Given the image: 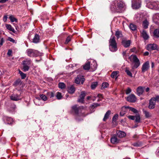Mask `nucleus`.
Listing matches in <instances>:
<instances>
[{"label": "nucleus", "instance_id": "34", "mask_svg": "<svg viewBox=\"0 0 159 159\" xmlns=\"http://www.w3.org/2000/svg\"><path fill=\"white\" fill-rule=\"evenodd\" d=\"M129 28L130 29L133 31H135L136 30V25L133 24H130Z\"/></svg>", "mask_w": 159, "mask_h": 159}, {"label": "nucleus", "instance_id": "3", "mask_svg": "<svg viewBox=\"0 0 159 159\" xmlns=\"http://www.w3.org/2000/svg\"><path fill=\"white\" fill-rule=\"evenodd\" d=\"M72 109L76 116V119H77V116H85V115L83 113V108L82 107H78L77 105H75L72 107Z\"/></svg>", "mask_w": 159, "mask_h": 159}, {"label": "nucleus", "instance_id": "36", "mask_svg": "<svg viewBox=\"0 0 159 159\" xmlns=\"http://www.w3.org/2000/svg\"><path fill=\"white\" fill-rule=\"evenodd\" d=\"M47 95L50 98H51L54 96V94L53 92H48L47 93Z\"/></svg>", "mask_w": 159, "mask_h": 159}, {"label": "nucleus", "instance_id": "42", "mask_svg": "<svg viewBox=\"0 0 159 159\" xmlns=\"http://www.w3.org/2000/svg\"><path fill=\"white\" fill-rule=\"evenodd\" d=\"M98 85L97 82H94L92 83L91 85V88L92 89H94L96 88Z\"/></svg>", "mask_w": 159, "mask_h": 159}, {"label": "nucleus", "instance_id": "55", "mask_svg": "<svg viewBox=\"0 0 159 159\" xmlns=\"http://www.w3.org/2000/svg\"><path fill=\"white\" fill-rule=\"evenodd\" d=\"M4 42V39L3 38H2L0 41V47L2 45Z\"/></svg>", "mask_w": 159, "mask_h": 159}, {"label": "nucleus", "instance_id": "50", "mask_svg": "<svg viewBox=\"0 0 159 159\" xmlns=\"http://www.w3.org/2000/svg\"><path fill=\"white\" fill-rule=\"evenodd\" d=\"M153 19L156 18L157 20L159 19V14H156L153 16Z\"/></svg>", "mask_w": 159, "mask_h": 159}, {"label": "nucleus", "instance_id": "2", "mask_svg": "<svg viewBox=\"0 0 159 159\" xmlns=\"http://www.w3.org/2000/svg\"><path fill=\"white\" fill-rule=\"evenodd\" d=\"M129 59L132 62V69L137 68L140 65L139 60L135 55H131L129 57Z\"/></svg>", "mask_w": 159, "mask_h": 159}, {"label": "nucleus", "instance_id": "58", "mask_svg": "<svg viewBox=\"0 0 159 159\" xmlns=\"http://www.w3.org/2000/svg\"><path fill=\"white\" fill-rule=\"evenodd\" d=\"M7 15H5L3 17V20L4 22H6L7 19Z\"/></svg>", "mask_w": 159, "mask_h": 159}, {"label": "nucleus", "instance_id": "15", "mask_svg": "<svg viewBox=\"0 0 159 159\" xmlns=\"http://www.w3.org/2000/svg\"><path fill=\"white\" fill-rule=\"evenodd\" d=\"M97 97L98 98V101H99L101 100L102 98V94H94L93 98H91V100L93 101H94L96 100Z\"/></svg>", "mask_w": 159, "mask_h": 159}, {"label": "nucleus", "instance_id": "23", "mask_svg": "<svg viewBox=\"0 0 159 159\" xmlns=\"http://www.w3.org/2000/svg\"><path fill=\"white\" fill-rule=\"evenodd\" d=\"M39 36L38 34H35L33 39V42L35 43H37L39 42Z\"/></svg>", "mask_w": 159, "mask_h": 159}, {"label": "nucleus", "instance_id": "37", "mask_svg": "<svg viewBox=\"0 0 159 159\" xmlns=\"http://www.w3.org/2000/svg\"><path fill=\"white\" fill-rule=\"evenodd\" d=\"M109 86V84L108 83L106 82L103 83L102 85L101 89H105L107 87Z\"/></svg>", "mask_w": 159, "mask_h": 159}, {"label": "nucleus", "instance_id": "39", "mask_svg": "<svg viewBox=\"0 0 159 159\" xmlns=\"http://www.w3.org/2000/svg\"><path fill=\"white\" fill-rule=\"evenodd\" d=\"M56 96L58 100L61 99L62 98V96L61 95V93L59 92H57V93Z\"/></svg>", "mask_w": 159, "mask_h": 159}, {"label": "nucleus", "instance_id": "51", "mask_svg": "<svg viewBox=\"0 0 159 159\" xmlns=\"http://www.w3.org/2000/svg\"><path fill=\"white\" fill-rule=\"evenodd\" d=\"M8 40L12 42L13 43H16V41L12 38L11 37H9L8 39Z\"/></svg>", "mask_w": 159, "mask_h": 159}, {"label": "nucleus", "instance_id": "6", "mask_svg": "<svg viewBox=\"0 0 159 159\" xmlns=\"http://www.w3.org/2000/svg\"><path fill=\"white\" fill-rule=\"evenodd\" d=\"M31 60L29 59H27L23 61V68L22 70L26 72L29 70L30 65L31 64Z\"/></svg>", "mask_w": 159, "mask_h": 159}, {"label": "nucleus", "instance_id": "26", "mask_svg": "<svg viewBox=\"0 0 159 159\" xmlns=\"http://www.w3.org/2000/svg\"><path fill=\"white\" fill-rule=\"evenodd\" d=\"M75 91V88L73 85L68 88V92L70 93H73Z\"/></svg>", "mask_w": 159, "mask_h": 159}, {"label": "nucleus", "instance_id": "47", "mask_svg": "<svg viewBox=\"0 0 159 159\" xmlns=\"http://www.w3.org/2000/svg\"><path fill=\"white\" fill-rule=\"evenodd\" d=\"M58 86L60 88L62 89L65 88V84L63 83H59Z\"/></svg>", "mask_w": 159, "mask_h": 159}, {"label": "nucleus", "instance_id": "16", "mask_svg": "<svg viewBox=\"0 0 159 159\" xmlns=\"http://www.w3.org/2000/svg\"><path fill=\"white\" fill-rule=\"evenodd\" d=\"M85 96V93L84 91H82L81 92L80 95V98L78 100V101L79 102L83 103L84 101V98Z\"/></svg>", "mask_w": 159, "mask_h": 159}, {"label": "nucleus", "instance_id": "29", "mask_svg": "<svg viewBox=\"0 0 159 159\" xmlns=\"http://www.w3.org/2000/svg\"><path fill=\"white\" fill-rule=\"evenodd\" d=\"M154 36L157 37L159 38V29H155L153 32Z\"/></svg>", "mask_w": 159, "mask_h": 159}, {"label": "nucleus", "instance_id": "54", "mask_svg": "<svg viewBox=\"0 0 159 159\" xmlns=\"http://www.w3.org/2000/svg\"><path fill=\"white\" fill-rule=\"evenodd\" d=\"M99 105H100L98 103H94L92 105V107L94 108L95 107H97L98 106H99Z\"/></svg>", "mask_w": 159, "mask_h": 159}, {"label": "nucleus", "instance_id": "44", "mask_svg": "<svg viewBox=\"0 0 159 159\" xmlns=\"http://www.w3.org/2000/svg\"><path fill=\"white\" fill-rule=\"evenodd\" d=\"M135 122L139 123L140 121V117L139 115H137L135 116Z\"/></svg>", "mask_w": 159, "mask_h": 159}, {"label": "nucleus", "instance_id": "30", "mask_svg": "<svg viewBox=\"0 0 159 159\" xmlns=\"http://www.w3.org/2000/svg\"><path fill=\"white\" fill-rule=\"evenodd\" d=\"M149 23L147 20H144L143 22V26L145 29L148 28Z\"/></svg>", "mask_w": 159, "mask_h": 159}, {"label": "nucleus", "instance_id": "14", "mask_svg": "<svg viewBox=\"0 0 159 159\" xmlns=\"http://www.w3.org/2000/svg\"><path fill=\"white\" fill-rule=\"evenodd\" d=\"M140 32L141 36L144 40H147L149 38V36L145 30H143Z\"/></svg>", "mask_w": 159, "mask_h": 159}, {"label": "nucleus", "instance_id": "1", "mask_svg": "<svg viewBox=\"0 0 159 159\" xmlns=\"http://www.w3.org/2000/svg\"><path fill=\"white\" fill-rule=\"evenodd\" d=\"M125 3L120 0H116L111 2L110 8L113 12H121L125 7Z\"/></svg>", "mask_w": 159, "mask_h": 159}, {"label": "nucleus", "instance_id": "59", "mask_svg": "<svg viewBox=\"0 0 159 159\" xmlns=\"http://www.w3.org/2000/svg\"><path fill=\"white\" fill-rule=\"evenodd\" d=\"M8 1L9 0H0V3H5Z\"/></svg>", "mask_w": 159, "mask_h": 159}, {"label": "nucleus", "instance_id": "62", "mask_svg": "<svg viewBox=\"0 0 159 159\" xmlns=\"http://www.w3.org/2000/svg\"><path fill=\"white\" fill-rule=\"evenodd\" d=\"M154 66V64L153 62H152L151 64V67L153 68Z\"/></svg>", "mask_w": 159, "mask_h": 159}, {"label": "nucleus", "instance_id": "8", "mask_svg": "<svg viewBox=\"0 0 159 159\" xmlns=\"http://www.w3.org/2000/svg\"><path fill=\"white\" fill-rule=\"evenodd\" d=\"M150 68L149 63L148 61L144 63L142 65L141 68L142 72L144 73L147 71Z\"/></svg>", "mask_w": 159, "mask_h": 159}, {"label": "nucleus", "instance_id": "53", "mask_svg": "<svg viewBox=\"0 0 159 159\" xmlns=\"http://www.w3.org/2000/svg\"><path fill=\"white\" fill-rule=\"evenodd\" d=\"M128 117L129 119L131 120H134L135 119V116H128Z\"/></svg>", "mask_w": 159, "mask_h": 159}, {"label": "nucleus", "instance_id": "40", "mask_svg": "<svg viewBox=\"0 0 159 159\" xmlns=\"http://www.w3.org/2000/svg\"><path fill=\"white\" fill-rule=\"evenodd\" d=\"M122 54L124 59L126 60L128 57L129 56V55L128 54L126 53V51H124L122 52Z\"/></svg>", "mask_w": 159, "mask_h": 159}, {"label": "nucleus", "instance_id": "17", "mask_svg": "<svg viewBox=\"0 0 159 159\" xmlns=\"http://www.w3.org/2000/svg\"><path fill=\"white\" fill-rule=\"evenodd\" d=\"M90 68L92 69V71H94L96 69L97 65L95 61H93L92 63L90 64Z\"/></svg>", "mask_w": 159, "mask_h": 159}, {"label": "nucleus", "instance_id": "35", "mask_svg": "<svg viewBox=\"0 0 159 159\" xmlns=\"http://www.w3.org/2000/svg\"><path fill=\"white\" fill-rule=\"evenodd\" d=\"M127 107L129 111H131L134 113H137L138 112L137 110L134 108L129 106H127Z\"/></svg>", "mask_w": 159, "mask_h": 159}, {"label": "nucleus", "instance_id": "19", "mask_svg": "<svg viewBox=\"0 0 159 159\" xmlns=\"http://www.w3.org/2000/svg\"><path fill=\"white\" fill-rule=\"evenodd\" d=\"M128 109L127 107V106L123 107H122V110L120 112V115L121 116H123L126 113L127 111V110Z\"/></svg>", "mask_w": 159, "mask_h": 159}, {"label": "nucleus", "instance_id": "41", "mask_svg": "<svg viewBox=\"0 0 159 159\" xmlns=\"http://www.w3.org/2000/svg\"><path fill=\"white\" fill-rule=\"evenodd\" d=\"M40 98L44 101H46L47 99V96L44 94H40Z\"/></svg>", "mask_w": 159, "mask_h": 159}, {"label": "nucleus", "instance_id": "18", "mask_svg": "<svg viewBox=\"0 0 159 159\" xmlns=\"http://www.w3.org/2000/svg\"><path fill=\"white\" fill-rule=\"evenodd\" d=\"M155 102L153 100H152L151 98L149 101L148 107L150 109H153L155 107Z\"/></svg>", "mask_w": 159, "mask_h": 159}, {"label": "nucleus", "instance_id": "10", "mask_svg": "<svg viewBox=\"0 0 159 159\" xmlns=\"http://www.w3.org/2000/svg\"><path fill=\"white\" fill-rule=\"evenodd\" d=\"M136 100V98L135 95L134 94L129 95L126 98V100L131 102H135Z\"/></svg>", "mask_w": 159, "mask_h": 159}, {"label": "nucleus", "instance_id": "52", "mask_svg": "<svg viewBox=\"0 0 159 159\" xmlns=\"http://www.w3.org/2000/svg\"><path fill=\"white\" fill-rule=\"evenodd\" d=\"M20 80H16V81L14 84V85L15 86H16L17 85H19L20 84Z\"/></svg>", "mask_w": 159, "mask_h": 159}, {"label": "nucleus", "instance_id": "64", "mask_svg": "<svg viewBox=\"0 0 159 159\" xmlns=\"http://www.w3.org/2000/svg\"><path fill=\"white\" fill-rule=\"evenodd\" d=\"M123 159H130V158L129 157H126L125 158H124Z\"/></svg>", "mask_w": 159, "mask_h": 159}, {"label": "nucleus", "instance_id": "32", "mask_svg": "<svg viewBox=\"0 0 159 159\" xmlns=\"http://www.w3.org/2000/svg\"><path fill=\"white\" fill-rule=\"evenodd\" d=\"M143 112L146 118H148L151 116V115L149 112L144 109L143 110Z\"/></svg>", "mask_w": 159, "mask_h": 159}, {"label": "nucleus", "instance_id": "7", "mask_svg": "<svg viewBox=\"0 0 159 159\" xmlns=\"http://www.w3.org/2000/svg\"><path fill=\"white\" fill-rule=\"evenodd\" d=\"M141 0H132V7L133 9H137L141 6Z\"/></svg>", "mask_w": 159, "mask_h": 159}, {"label": "nucleus", "instance_id": "27", "mask_svg": "<svg viewBox=\"0 0 159 159\" xmlns=\"http://www.w3.org/2000/svg\"><path fill=\"white\" fill-rule=\"evenodd\" d=\"M111 142L112 143H116L119 142L118 140L117 139L116 137L114 136L112 137L111 139Z\"/></svg>", "mask_w": 159, "mask_h": 159}, {"label": "nucleus", "instance_id": "49", "mask_svg": "<svg viewBox=\"0 0 159 159\" xmlns=\"http://www.w3.org/2000/svg\"><path fill=\"white\" fill-rule=\"evenodd\" d=\"M131 92V90L129 88H128L125 90V93L128 94Z\"/></svg>", "mask_w": 159, "mask_h": 159}, {"label": "nucleus", "instance_id": "28", "mask_svg": "<svg viewBox=\"0 0 159 159\" xmlns=\"http://www.w3.org/2000/svg\"><path fill=\"white\" fill-rule=\"evenodd\" d=\"M115 35L117 39L122 37V34L121 32L119 30L116 31V32Z\"/></svg>", "mask_w": 159, "mask_h": 159}, {"label": "nucleus", "instance_id": "63", "mask_svg": "<svg viewBox=\"0 0 159 159\" xmlns=\"http://www.w3.org/2000/svg\"><path fill=\"white\" fill-rule=\"evenodd\" d=\"M150 90V89L148 87H147L146 89H145V91L146 92H148Z\"/></svg>", "mask_w": 159, "mask_h": 159}, {"label": "nucleus", "instance_id": "20", "mask_svg": "<svg viewBox=\"0 0 159 159\" xmlns=\"http://www.w3.org/2000/svg\"><path fill=\"white\" fill-rule=\"evenodd\" d=\"M122 44L125 47H128L130 45V41L129 40H123L122 41Z\"/></svg>", "mask_w": 159, "mask_h": 159}, {"label": "nucleus", "instance_id": "46", "mask_svg": "<svg viewBox=\"0 0 159 159\" xmlns=\"http://www.w3.org/2000/svg\"><path fill=\"white\" fill-rule=\"evenodd\" d=\"M117 74V71H113L111 75V77L112 78H114L116 77Z\"/></svg>", "mask_w": 159, "mask_h": 159}, {"label": "nucleus", "instance_id": "43", "mask_svg": "<svg viewBox=\"0 0 159 159\" xmlns=\"http://www.w3.org/2000/svg\"><path fill=\"white\" fill-rule=\"evenodd\" d=\"M19 74L21 76L22 79H25L26 77V75L25 74L22 72L21 71L19 70Z\"/></svg>", "mask_w": 159, "mask_h": 159}, {"label": "nucleus", "instance_id": "38", "mask_svg": "<svg viewBox=\"0 0 159 159\" xmlns=\"http://www.w3.org/2000/svg\"><path fill=\"white\" fill-rule=\"evenodd\" d=\"M152 100H153L154 102H159V96L157 95L156 96L154 97H153L151 98Z\"/></svg>", "mask_w": 159, "mask_h": 159}, {"label": "nucleus", "instance_id": "12", "mask_svg": "<svg viewBox=\"0 0 159 159\" xmlns=\"http://www.w3.org/2000/svg\"><path fill=\"white\" fill-rule=\"evenodd\" d=\"M10 99L13 101H17L21 99L20 95L16 94H13L10 97Z\"/></svg>", "mask_w": 159, "mask_h": 159}, {"label": "nucleus", "instance_id": "56", "mask_svg": "<svg viewBox=\"0 0 159 159\" xmlns=\"http://www.w3.org/2000/svg\"><path fill=\"white\" fill-rule=\"evenodd\" d=\"M12 53V51L11 50L9 49L8 50V52L7 53V55L8 56H10L11 55V54Z\"/></svg>", "mask_w": 159, "mask_h": 159}, {"label": "nucleus", "instance_id": "33", "mask_svg": "<svg viewBox=\"0 0 159 159\" xmlns=\"http://www.w3.org/2000/svg\"><path fill=\"white\" fill-rule=\"evenodd\" d=\"M125 72L128 76L131 77L132 76V74L130 71L129 70L128 68L126 67L125 68Z\"/></svg>", "mask_w": 159, "mask_h": 159}, {"label": "nucleus", "instance_id": "21", "mask_svg": "<svg viewBox=\"0 0 159 159\" xmlns=\"http://www.w3.org/2000/svg\"><path fill=\"white\" fill-rule=\"evenodd\" d=\"M117 136L120 138H122L126 136V134L121 131H119L117 132Z\"/></svg>", "mask_w": 159, "mask_h": 159}, {"label": "nucleus", "instance_id": "11", "mask_svg": "<svg viewBox=\"0 0 159 159\" xmlns=\"http://www.w3.org/2000/svg\"><path fill=\"white\" fill-rule=\"evenodd\" d=\"M147 49L148 51L155 50L157 48V45L155 44H149L147 45Z\"/></svg>", "mask_w": 159, "mask_h": 159}, {"label": "nucleus", "instance_id": "45", "mask_svg": "<svg viewBox=\"0 0 159 159\" xmlns=\"http://www.w3.org/2000/svg\"><path fill=\"white\" fill-rule=\"evenodd\" d=\"M118 116V115L117 114H116L114 115L112 118V122H116Z\"/></svg>", "mask_w": 159, "mask_h": 159}, {"label": "nucleus", "instance_id": "57", "mask_svg": "<svg viewBox=\"0 0 159 159\" xmlns=\"http://www.w3.org/2000/svg\"><path fill=\"white\" fill-rule=\"evenodd\" d=\"M154 4L155 7H157L159 9V2H158L157 3H154Z\"/></svg>", "mask_w": 159, "mask_h": 159}, {"label": "nucleus", "instance_id": "22", "mask_svg": "<svg viewBox=\"0 0 159 159\" xmlns=\"http://www.w3.org/2000/svg\"><path fill=\"white\" fill-rule=\"evenodd\" d=\"M111 111L110 110H108L106 112L103 119V121H106L109 118V116L111 114Z\"/></svg>", "mask_w": 159, "mask_h": 159}, {"label": "nucleus", "instance_id": "4", "mask_svg": "<svg viewBox=\"0 0 159 159\" xmlns=\"http://www.w3.org/2000/svg\"><path fill=\"white\" fill-rule=\"evenodd\" d=\"M109 48L110 50L115 52L117 50V43L114 36H111L109 42Z\"/></svg>", "mask_w": 159, "mask_h": 159}, {"label": "nucleus", "instance_id": "25", "mask_svg": "<svg viewBox=\"0 0 159 159\" xmlns=\"http://www.w3.org/2000/svg\"><path fill=\"white\" fill-rule=\"evenodd\" d=\"M90 62L88 61L86 62L83 66V68L85 70H88L90 68Z\"/></svg>", "mask_w": 159, "mask_h": 159}, {"label": "nucleus", "instance_id": "48", "mask_svg": "<svg viewBox=\"0 0 159 159\" xmlns=\"http://www.w3.org/2000/svg\"><path fill=\"white\" fill-rule=\"evenodd\" d=\"M71 40V37L70 36H68L66 40V41L65 43V44H67Z\"/></svg>", "mask_w": 159, "mask_h": 159}, {"label": "nucleus", "instance_id": "9", "mask_svg": "<svg viewBox=\"0 0 159 159\" xmlns=\"http://www.w3.org/2000/svg\"><path fill=\"white\" fill-rule=\"evenodd\" d=\"M84 81V77L82 75H78L75 79V82L77 84H79L81 83V84H83Z\"/></svg>", "mask_w": 159, "mask_h": 159}, {"label": "nucleus", "instance_id": "60", "mask_svg": "<svg viewBox=\"0 0 159 159\" xmlns=\"http://www.w3.org/2000/svg\"><path fill=\"white\" fill-rule=\"evenodd\" d=\"M149 52H146L144 53V55L145 56H148L149 55Z\"/></svg>", "mask_w": 159, "mask_h": 159}, {"label": "nucleus", "instance_id": "5", "mask_svg": "<svg viewBox=\"0 0 159 159\" xmlns=\"http://www.w3.org/2000/svg\"><path fill=\"white\" fill-rule=\"evenodd\" d=\"M26 52L28 55L30 57H37L40 55V53L38 51L32 49H27Z\"/></svg>", "mask_w": 159, "mask_h": 159}, {"label": "nucleus", "instance_id": "31", "mask_svg": "<svg viewBox=\"0 0 159 159\" xmlns=\"http://www.w3.org/2000/svg\"><path fill=\"white\" fill-rule=\"evenodd\" d=\"M9 18L11 22H17V20L13 15L10 16L9 17Z\"/></svg>", "mask_w": 159, "mask_h": 159}, {"label": "nucleus", "instance_id": "61", "mask_svg": "<svg viewBox=\"0 0 159 159\" xmlns=\"http://www.w3.org/2000/svg\"><path fill=\"white\" fill-rule=\"evenodd\" d=\"M156 154L157 155L159 156V150H157L156 151Z\"/></svg>", "mask_w": 159, "mask_h": 159}, {"label": "nucleus", "instance_id": "13", "mask_svg": "<svg viewBox=\"0 0 159 159\" xmlns=\"http://www.w3.org/2000/svg\"><path fill=\"white\" fill-rule=\"evenodd\" d=\"M144 87L141 86L138 87L136 89L137 93L138 96L142 94L144 92Z\"/></svg>", "mask_w": 159, "mask_h": 159}, {"label": "nucleus", "instance_id": "24", "mask_svg": "<svg viewBox=\"0 0 159 159\" xmlns=\"http://www.w3.org/2000/svg\"><path fill=\"white\" fill-rule=\"evenodd\" d=\"M6 27L9 30L12 31L14 33H16V31L10 25L6 24Z\"/></svg>", "mask_w": 159, "mask_h": 159}]
</instances>
